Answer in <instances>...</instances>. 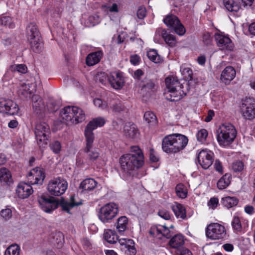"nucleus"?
Returning <instances> with one entry per match:
<instances>
[{
  "label": "nucleus",
  "mask_w": 255,
  "mask_h": 255,
  "mask_svg": "<svg viewBox=\"0 0 255 255\" xmlns=\"http://www.w3.org/2000/svg\"><path fill=\"white\" fill-rule=\"evenodd\" d=\"M144 162L143 154L137 146H131L130 153L123 155L119 159L122 171L126 175H130L135 168L141 167Z\"/></svg>",
  "instance_id": "nucleus-1"
},
{
  "label": "nucleus",
  "mask_w": 255,
  "mask_h": 255,
  "mask_svg": "<svg viewBox=\"0 0 255 255\" xmlns=\"http://www.w3.org/2000/svg\"><path fill=\"white\" fill-rule=\"evenodd\" d=\"M188 142L187 137L180 133H172L162 140V149L168 154L177 153L183 150Z\"/></svg>",
  "instance_id": "nucleus-2"
},
{
  "label": "nucleus",
  "mask_w": 255,
  "mask_h": 255,
  "mask_svg": "<svg viewBox=\"0 0 255 255\" xmlns=\"http://www.w3.org/2000/svg\"><path fill=\"white\" fill-rule=\"evenodd\" d=\"M166 91L164 93L165 98L170 101H178L185 96L188 92L187 84L180 83L174 77H168L165 80Z\"/></svg>",
  "instance_id": "nucleus-3"
},
{
  "label": "nucleus",
  "mask_w": 255,
  "mask_h": 255,
  "mask_svg": "<svg viewBox=\"0 0 255 255\" xmlns=\"http://www.w3.org/2000/svg\"><path fill=\"white\" fill-rule=\"evenodd\" d=\"M237 130L231 124L225 123L220 125L217 130V140L222 147L229 146L235 140Z\"/></svg>",
  "instance_id": "nucleus-4"
},
{
  "label": "nucleus",
  "mask_w": 255,
  "mask_h": 255,
  "mask_svg": "<svg viewBox=\"0 0 255 255\" xmlns=\"http://www.w3.org/2000/svg\"><path fill=\"white\" fill-rule=\"evenodd\" d=\"M26 37L33 51L40 52L43 47L40 32L34 23H29L26 27Z\"/></svg>",
  "instance_id": "nucleus-5"
},
{
  "label": "nucleus",
  "mask_w": 255,
  "mask_h": 255,
  "mask_svg": "<svg viewBox=\"0 0 255 255\" xmlns=\"http://www.w3.org/2000/svg\"><path fill=\"white\" fill-rule=\"evenodd\" d=\"M68 183L62 177H55L50 179L47 183V190L49 194L55 197L64 194L67 190Z\"/></svg>",
  "instance_id": "nucleus-6"
},
{
  "label": "nucleus",
  "mask_w": 255,
  "mask_h": 255,
  "mask_svg": "<svg viewBox=\"0 0 255 255\" xmlns=\"http://www.w3.org/2000/svg\"><path fill=\"white\" fill-rule=\"evenodd\" d=\"M34 133L38 145L40 147H45L48 143L51 133L49 126L45 122H37L35 125Z\"/></svg>",
  "instance_id": "nucleus-7"
},
{
  "label": "nucleus",
  "mask_w": 255,
  "mask_h": 255,
  "mask_svg": "<svg viewBox=\"0 0 255 255\" xmlns=\"http://www.w3.org/2000/svg\"><path fill=\"white\" fill-rule=\"evenodd\" d=\"M118 213V205L111 202L104 205L100 208L98 218L103 223H109L117 216Z\"/></svg>",
  "instance_id": "nucleus-8"
},
{
  "label": "nucleus",
  "mask_w": 255,
  "mask_h": 255,
  "mask_svg": "<svg viewBox=\"0 0 255 255\" xmlns=\"http://www.w3.org/2000/svg\"><path fill=\"white\" fill-rule=\"evenodd\" d=\"M240 112L245 120H252L255 119V100L247 98L243 100L240 106Z\"/></svg>",
  "instance_id": "nucleus-9"
},
{
  "label": "nucleus",
  "mask_w": 255,
  "mask_h": 255,
  "mask_svg": "<svg viewBox=\"0 0 255 255\" xmlns=\"http://www.w3.org/2000/svg\"><path fill=\"white\" fill-rule=\"evenodd\" d=\"M226 235L225 227L218 223H212L206 229V237L212 240H218L224 238Z\"/></svg>",
  "instance_id": "nucleus-10"
},
{
  "label": "nucleus",
  "mask_w": 255,
  "mask_h": 255,
  "mask_svg": "<svg viewBox=\"0 0 255 255\" xmlns=\"http://www.w3.org/2000/svg\"><path fill=\"white\" fill-rule=\"evenodd\" d=\"M215 40L219 49L226 51H232L234 47V43L228 35L220 31L214 34Z\"/></svg>",
  "instance_id": "nucleus-11"
},
{
  "label": "nucleus",
  "mask_w": 255,
  "mask_h": 255,
  "mask_svg": "<svg viewBox=\"0 0 255 255\" xmlns=\"http://www.w3.org/2000/svg\"><path fill=\"white\" fill-rule=\"evenodd\" d=\"M94 138L91 137L90 136H85L86 146L84 151L86 154V160L89 163L96 161L100 157L99 149L94 148L93 146Z\"/></svg>",
  "instance_id": "nucleus-12"
},
{
  "label": "nucleus",
  "mask_w": 255,
  "mask_h": 255,
  "mask_svg": "<svg viewBox=\"0 0 255 255\" xmlns=\"http://www.w3.org/2000/svg\"><path fill=\"white\" fill-rule=\"evenodd\" d=\"M214 157L213 152L207 149H202L198 154V162L203 169H207L213 164Z\"/></svg>",
  "instance_id": "nucleus-13"
},
{
  "label": "nucleus",
  "mask_w": 255,
  "mask_h": 255,
  "mask_svg": "<svg viewBox=\"0 0 255 255\" xmlns=\"http://www.w3.org/2000/svg\"><path fill=\"white\" fill-rule=\"evenodd\" d=\"M38 202L40 208L46 213H51L58 206V203L53 197L44 195L38 197Z\"/></svg>",
  "instance_id": "nucleus-14"
},
{
  "label": "nucleus",
  "mask_w": 255,
  "mask_h": 255,
  "mask_svg": "<svg viewBox=\"0 0 255 255\" xmlns=\"http://www.w3.org/2000/svg\"><path fill=\"white\" fill-rule=\"evenodd\" d=\"M45 178L44 169L35 167L31 169L27 175L28 182L32 185H42Z\"/></svg>",
  "instance_id": "nucleus-15"
},
{
  "label": "nucleus",
  "mask_w": 255,
  "mask_h": 255,
  "mask_svg": "<svg viewBox=\"0 0 255 255\" xmlns=\"http://www.w3.org/2000/svg\"><path fill=\"white\" fill-rule=\"evenodd\" d=\"M149 233L151 236L157 240L168 239L171 236L169 229L164 225L153 226Z\"/></svg>",
  "instance_id": "nucleus-16"
},
{
  "label": "nucleus",
  "mask_w": 255,
  "mask_h": 255,
  "mask_svg": "<svg viewBox=\"0 0 255 255\" xmlns=\"http://www.w3.org/2000/svg\"><path fill=\"white\" fill-rule=\"evenodd\" d=\"M19 108L17 105L10 100H0V113L13 115L18 113Z\"/></svg>",
  "instance_id": "nucleus-17"
},
{
  "label": "nucleus",
  "mask_w": 255,
  "mask_h": 255,
  "mask_svg": "<svg viewBox=\"0 0 255 255\" xmlns=\"http://www.w3.org/2000/svg\"><path fill=\"white\" fill-rule=\"evenodd\" d=\"M106 123V120L104 118L98 117L90 121L85 129V136L94 137L93 132V130L98 127H103Z\"/></svg>",
  "instance_id": "nucleus-18"
},
{
  "label": "nucleus",
  "mask_w": 255,
  "mask_h": 255,
  "mask_svg": "<svg viewBox=\"0 0 255 255\" xmlns=\"http://www.w3.org/2000/svg\"><path fill=\"white\" fill-rule=\"evenodd\" d=\"M236 76L235 69L232 66H227L221 72L220 79L222 83L228 85L235 79Z\"/></svg>",
  "instance_id": "nucleus-19"
},
{
  "label": "nucleus",
  "mask_w": 255,
  "mask_h": 255,
  "mask_svg": "<svg viewBox=\"0 0 255 255\" xmlns=\"http://www.w3.org/2000/svg\"><path fill=\"white\" fill-rule=\"evenodd\" d=\"M123 133L127 138L134 139L139 137V131L135 124L128 122L124 127Z\"/></svg>",
  "instance_id": "nucleus-20"
},
{
  "label": "nucleus",
  "mask_w": 255,
  "mask_h": 255,
  "mask_svg": "<svg viewBox=\"0 0 255 255\" xmlns=\"http://www.w3.org/2000/svg\"><path fill=\"white\" fill-rule=\"evenodd\" d=\"M36 91V84L35 83H22L19 86L18 94L21 98H30L31 95Z\"/></svg>",
  "instance_id": "nucleus-21"
},
{
  "label": "nucleus",
  "mask_w": 255,
  "mask_h": 255,
  "mask_svg": "<svg viewBox=\"0 0 255 255\" xmlns=\"http://www.w3.org/2000/svg\"><path fill=\"white\" fill-rule=\"evenodd\" d=\"M33 192L30 185L25 182H20L16 189V194L19 198L24 199L27 198Z\"/></svg>",
  "instance_id": "nucleus-22"
},
{
  "label": "nucleus",
  "mask_w": 255,
  "mask_h": 255,
  "mask_svg": "<svg viewBox=\"0 0 255 255\" xmlns=\"http://www.w3.org/2000/svg\"><path fill=\"white\" fill-rule=\"evenodd\" d=\"M125 82L123 73L120 71L110 72V81L111 85L115 89H121Z\"/></svg>",
  "instance_id": "nucleus-23"
},
{
  "label": "nucleus",
  "mask_w": 255,
  "mask_h": 255,
  "mask_svg": "<svg viewBox=\"0 0 255 255\" xmlns=\"http://www.w3.org/2000/svg\"><path fill=\"white\" fill-rule=\"evenodd\" d=\"M121 250L128 255H135L136 250L134 246V242L131 239L122 238L119 240Z\"/></svg>",
  "instance_id": "nucleus-24"
},
{
  "label": "nucleus",
  "mask_w": 255,
  "mask_h": 255,
  "mask_svg": "<svg viewBox=\"0 0 255 255\" xmlns=\"http://www.w3.org/2000/svg\"><path fill=\"white\" fill-rule=\"evenodd\" d=\"M78 110V107L76 106H67L64 108L60 112L61 117L64 122L72 124V120L75 112Z\"/></svg>",
  "instance_id": "nucleus-25"
},
{
  "label": "nucleus",
  "mask_w": 255,
  "mask_h": 255,
  "mask_svg": "<svg viewBox=\"0 0 255 255\" xmlns=\"http://www.w3.org/2000/svg\"><path fill=\"white\" fill-rule=\"evenodd\" d=\"M164 39L165 42L170 47L174 46L176 44V39L175 36L167 33L166 31L162 28H158L156 30L155 34V38L160 36Z\"/></svg>",
  "instance_id": "nucleus-26"
},
{
  "label": "nucleus",
  "mask_w": 255,
  "mask_h": 255,
  "mask_svg": "<svg viewBox=\"0 0 255 255\" xmlns=\"http://www.w3.org/2000/svg\"><path fill=\"white\" fill-rule=\"evenodd\" d=\"M81 204H82L81 201L78 200L77 197L73 195L70 197L69 202L64 201L61 203V206L63 211L70 213V211L71 208Z\"/></svg>",
  "instance_id": "nucleus-27"
},
{
  "label": "nucleus",
  "mask_w": 255,
  "mask_h": 255,
  "mask_svg": "<svg viewBox=\"0 0 255 255\" xmlns=\"http://www.w3.org/2000/svg\"><path fill=\"white\" fill-rule=\"evenodd\" d=\"M103 56L102 51H97L89 54L86 59V63L88 66H91L98 63Z\"/></svg>",
  "instance_id": "nucleus-28"
},
{
  "label": "nucleus",
  "mask_w": 255,
  "mask_h": 255,
  "mask_svg": "<svg viewBox=\"0 0 255 255\" xmlns=\"http://www.w3.org/2000/svg\"><path fill=\"white\" fill-rule=\"evenodd\" d=\"M32 106L34 112L39 114L44 110L45 106L42 99L39 95L32 96Z\"/></svg>",
  "instance_id": "nucleus-29"
},
{
  "label": "nucleus",
  "mask_w": 255,
  "mask_h": 255,
  "mask_svg": "<svg viewBox=\"0 0 255 255\" xmlns=\"http://www.w3.org/2000/svg\"><path fill=\"white\" fill-rule=\"evenodd\" d=\"M171 209L177 218H180L182 220L186 219V209L183 205L175 202L171 206Z\"/></svg>",
  "instance_id": "nucleus-30"
},
{
  "label": "nucleus",
  "mask_w": 255,
  "mask_h": 255,
  "mask_svg": "<svg viewBox=\"0 0 255 255\" xmlns=\"http://www.w3.org/2000/svg\"><path fill=\"white\" fill-rule=\"evenodd\" d=\"M128 220L126 216H121L118 218L116 229L120 235H124L125 232L128 229Z\"/></svg>",
  "instance_id": "nucleus-31"
},
{
  "label": "nucleus",
  "mask_w": 255,
  "mask_h": 255,
  "mask_svg": "<svg viewBox=\"0 0 255 255\" xmlns=\"http://www.w3.org/2000/svg\"><path fill=\"white\" fill-rule=\"evenodd\" d=\"M246 220L242 217L234 216L232 222L233 228L236 232H241L243 228H245L247 225Z\"/></svg>",
  "instance_id": "nucleus-32"
},
{
  "label": "nucleus",
  "mask_w": 255,
  "mask_h": 255,
  "mask_svg": "<svg viewBox=\"0 0 255 255\" xmlns=\"http://www.w3.org/2000/svg\"><path fill=\"white\" fill-rule=\"evenodd\" d=\"M27 72V67L24 64H13L10 65L7 69L6 74L10 73L17 72L21 74H25Z\"/></svg>",
  "instance_id": "nucleus-33"
},
{
  "label": "nucleus",
  "mask_w": 255,
  "mask_h": 255,
  "mask_svg": "<svg viewBox=\"0 0 255 255\" xmlns=\"http://www.w3.org/2000/svg\"><path fill=\"white\" fill-rule=\"evenodd\" d=\"M184 244V237L181 234H177L173 237L169 241L170 246L174 249H178Z\"/></svg>",
  "instance_id": "nucleus-34"
},
{
  "label": "nucleus",
  "mask_w": 255,
  "mask_h": 255,
  "mask_svg": "<svg viewBox=\"0 0 255 255\" xmlns=\"http://www.w3.org/2000/svg\"><path fill=\"white\" fill-rule=\"evenodd\" d=\"M97 182L92 178L84 180L80 184V187L82 189L87 191L94 190L97 186Z\"/></svg>",
  "instance_id": "nucleus-35"
},
{
  "label": "nucleus",
  "mask_w": 255,
  "mask_h": 255,
  "mask_svg": "<svg viewBox=\"0 0 255 255\" xmlns=\"http://www.w3.org/2000/svg\"><path fill=\"white\" fill-rule=\"evenodd\" d=\"M104 238L108 243L111 244L117 243L119 240L115 231L111 229L105 230Z\"/></svg>",
  "instance_id": "nucleus-36"
},
{
  "label": "nucleus",
  "mask_w": 255,
  "mask_h": 255,
  "mask_svg": "<svg viewBox=\"0 0 255 255\" xmlns=\"http://www.w3.org/2000/svg\"><path fill=\"white\" fill-rule=\"evenodd\" d=\"M223 4L229 11L237 12L241 8L240 5L235 0H223Z\"/></svg>",
  "instance_id": "nucleus-37"
},
{
  "label": "nucleus",
  "mask_w": 255,
  "mask_h": 255,
  "mask_svg": "<svg viewBox=\"0 0 255 255\" xmlns=\"http://www.w3.org/2000/svg\"><path fill=\"white\" fill-rule=\"evenodd\" d=\"M0 181L6 184L12 182L11 174L9 170L5 168L0 169Z\"/></svg>",
  "instance_id": "nucleus-38"
},
{
  "label": "nucleus",
  "mask_w": 255,
  "mask_h": 255,
  "mask_svg": "<svg viewBox=\"0 0 255 255\" xmlns=\"http://www.w3.org/2000/svg\"><path fill=\"white\" fill-rule=\"evenodd\" d=\"M154 84L150 80H147L141 86L140 93L143 95L150 94L154 92Z\"/></svg>",
  "instance_id": "nucleus-39"
},
{
  "label": "nucleus",
  "mask_w": 255,
  "mask_h": 255,
  "mask_svg": "<svg viewBox=\"0 0 255 255\" xmlns=\"http://www.w3.org/2000/svg\"><path fill=\"white\" fill-rule=\"evenodd\" d=\"M231 176L229 174H225L218 181L217 187L220 190L226 188L231 182Z\"/></svg>",
  "instance_id": "nucleus-40"
},
{
  "label": "nucleus",
  "mask_w": 255,
  "mask_h": 255,
  "mask_svg": "<svg viewBox=\"0 0 255 255\" xmlns=\"http://www.w3.org/2000/svg\"><path fill=\"white\" fill-rule=\"evenodd\" d=\"M238 201V199L236 197L226 196L222 198L223 205L227 208L236 206Z\"/></svg>",
  "instance_id": "nucleus-41"
},
{
  "label": "nucleus",
  "mask_w": 255,
  "mask_h": 255,
  "mask_svg": "<svg viewBox=\"0 0 255 255\" xmlns=\"http://www.w3.org/2000/svg\"><path fill=\"white\" fill-rule=\"evenodd\" d=\"M163 22L168 27L173 28L177 23H178L179 20L176 16L170 15L164 18Z\"/></svg>",
  "instance_id": "nucleus-42"
},
{
  "label": "nucleus",
  "mask_w": 255,
  "mask_h": 255,
  "mask_svg": "<svg viewBox=\"0 0 255 255\" xmlns=\"http://www.w3.org/2000/svg\"><path fill=\"white\" fill-rule=\"evenodd\" d=\"M77 111L75 112L74 115H73L72 124H77L85 120V116L83 111L79 108H78V110Z\"/></svg>",
  "instance_id": "nucleus-43"
},
{
  "label": "nucleus",
  "mask_w": 255,
  "mask_h": 255,
  "mask_svg": "<svg viewBox=\"0 0 255 255\" xmlns=\"http://www.w3.org/2000/svg\"><path fill=\"white\" fill-rule=\"evenodd\" d=\"M147 56L149 59L155 63H159L162 61L160 56L156 50L150 49L147 52Z\"/></svg>",
  "instance_id": "nucleus-44"
},
{
  "label": "nucleus",
  "mask_w": 255,
  "mask_h": 255,
  "mask_svg": "<svg viewBox=\"0 0 255 255\" xmlns=\"http://www.w3.org/2000/svg\"><path fill=\"white\" fill-rule=\"evenodd\" d=\"M0 24L8 27L10 28H13L15 26L12 18L9 16L5 15L0 16Z\"/></svg>",
  "instance_id": "nucleus-45"
},
{
  "label": "nucleus",
  "mask_w": 255,
  "mask_h": 255,
  "mask_svg": "<svg viewBox=\"0 0 255 255\" xmlns=\"http://www.w3.org/2000/svg\"><path fill=\"white\" fill-rule=\"evenodd\" d=\"M20 248L17 244H12L7 248L4 255H19Z\"/></svg>",
  "instance_id": "nucleus-46"
},
{
  "label": "nucleus",
  "mask_w": 255,
  "mask_h": 255,
  "mask_svg": "<svg viewBox=\"0 0 255 255\" xmlns=\"http://www.w3.org/2000/svg\"><path fill=\"white\" fill-rule=\"evenodd\" d=\"M176 193L178 197L180 198L184 199L187 196V189L183 184H178L175 188Z\"/></svg>",
  "instance_id": "nucleus-47"
},
{
  "label": "nucleus",
  "mask_w": 255,
  "mask_h": 255,
  "mask_svg": "<svg viewBox=\"0 0 255 255\" xmlns=\"http://www.w3.org/2000/svg\"><path fill=\"white\" fill-rule=\"evenodd\" d=\"M109 104L110 108L114 112H120L125 109V106L117 100H113Z\"/></svg>",
  "instance_id": "nucleus-48"
},
{
  "label": "nucleus",
  "mask_w": 255,
  "mask_h": 255,
  "mask_svg": "<svg viewBox=\"0 0 255 255\" xmlns=\"http://www.w3.org/2000/svg\"><path fill=\"white\" fill-rule=\"evenodd\" d=\"M144 119L150 125H155L157 123L156 116L150 111H147L144 113Z\"/></svg>",
  "instance_id": "nucleus-49"
},
{
  "label": "nucleus",
  "mask_w": 255,
  "mask_h": 255,
  "mask_svg": "<svg viewBox=\"0 0 255 255\" xmlns=\"http://www.w3.org/2000/svg\"><path fill=\"white\" fill-rule=\"evenodd\" d=\"M96 79L103 85H106L110 81V72H99L96 75Z\"/></svg>",
  "instance_id": "nucleus-50"
},
{
  "label": "nucleus",
  "mask_w": 255,
  "mask_h": 255,
  "mask_svg": "<svg viewBox=\"0 0 255 255\" xmlns=\"http://www.w3.org/2000/svg\"><path fill=\"white\" fill-rule=\"evenodd\" d=\"M101 9L105 12H111L118 13L119 11L118 5L117 3H113L112 6H109L107 4L104 3L101 5Z\"/></svg>",
  "instance_id": "nucleus-51"
},
{
  "label": "nucleus",
  "mask_w": 255,
  "mask_h": 255,
  "mask_svg": "<svg viewBox=\"0 0 255 255\" xmlns=\"http://www.w3.org/2000/svg\"><path fill=\"white\" fill-rule=\"evenodd\" d=\"M208 135L207 130L204 128L199 130L196 134L197 139L198 141L204 143Z\"/></svg>",
  "instance_id": "nucleus-52"
},
{
  "label": "nucleus",
  "mask_w": 255,
  "mask_h": 255,
  "mask_svg": "<svg viewBox=\"0 0 255 255\" xmlns=\"http://www.w3.org/2000/svg\"><path fill=\"white\" fill-rule=\"evenodd\" d=\"M50 149L55 154H58L61 150V144L58 140H54L49 144Z\"/></svg>",
  "instance_id": "nucleus-53"
},
{
  "label": "nucleus",
  "mask_w": 255,
  "mask_h": 255,
  "mask_svg": "<svg viewBox=\"0 0 255 255\" xmlns=\"http://www.w3.org/2000/svg\"><path fill=\"white\" fill-rule=\"evenodd\" d=\"M1 216L5 220H8L12 217V211L9 207L2 209L0 212Z\"/></svg>",
  "instance_id": "nucleus-54"
},
{
  "label": "nucleus",
  "mask_w": 255,
  "mask_h": 255,
  "mask_svg": "<svg viewBox=\"0 0 255 255\" xmlns=\"http://www.w3.org/2000/svg\"><path fill=\"white\" fill-rule=\"evenodd\" d=\"M244 167V163L241 161H236L232 164V169L236 172L242 171Z\"/></svg>",
  "instance_id": "nucleus-55"
},
{
  "label": "nucleus",
  "mask_w": 255,
  "mask_h": 255,
  "mask_svg": "<svg viewBox=\"0 0 255 255\" xmlns=\"http://www.w3.org/2000/svg\"><path fill=\"white\" fill-rule=\"evenodd\" d=\"M173 28L175 32L179 35H183L185 32V28L180 21L178 22V23H177Z\"/></svg>",
  "instance_id": "nucleus-56"
},
{
  "label": "nucleus",
  "mask_w": 255,
  "mask_h": 255,
  "mask_svg": "<svg viewBox=\"0 0 255 255\" xmlns=\"http://www.w3.org/2000/svg\"><path fill=\"white\" fill-rule=\"evenodd\" d=\"M158 215L161 218L166 220H170L171 217V215L170 212L165 209L159 210L158 212Z\"/></svg>",
  "instance_id": "nucleus-57"
},
{
  "label": "nucleus",
  "mask_w": 255,
  "mask_h": 255,
  "mask_svg": "<svg viewBox=\"0 0 255 255\" xmlns=\"http://www.w3.org/2000/svg\"><path fill=\"white\" fill-rule=\"evenodd\" d=\"M95 106L102 109H105L108 107V105L105 102H103L101 99L97 98L93 101Z\"/></svg>",
  "instance_id": "nucleus-58"
},
{
  "label": "nucleus",
  "mask_w": 255,
  "mask_h": 255,
  "mask_svg": "<svg viewBox=\"0 0 255 255\" xmlns=\"http://www.w3.org/2000/svg\"><path fill=\"white\" fill-rule=\"evenodd\" d=\"M181 71L182 75H184L185 78L190 79L191 78L192 71L190 68H184L183 67H181Z\"/></svg>",
  "instance_id": "nucleus-59"
},
{
  "label": "nucleus",
  "mask_w": 255,
  "mask_h": 255,
  "mask_svg": "<svg viewBox=\"0 0 255 255\" xmlns=\"http://www.w3.org/2000/svg\"><path fill=\"white\" fill-rule=\"evenodd\" d=\"M219 200L216 197L211 198L208 202V206H209V208L213 210L217 208Z\"/></svg>",
  "instance_id": "nucleus-60"
},
{
  "label": "nucleus",
  "mask_w": 255,
  "mask_h": 255,
  "mask_svg": "<svg viewBox=\"0 0 255 255\" xmlns=\"http://www.w3.org/2000/svg\"><path fill=\"white\" fill-rule=\"evenodd\" d=\"M214 168L216 171L220 174L223 173V167L221 162L219 159H216L214 163Z\"/></svg>",
  "instance_id": "nucleus-61"
},
{
  "label": "nucleus",
  "mask_w": 255,
  "mask_h": 255,
  "mask_svg": "<svg viewBox=\"0 0 255 255\" xmlns=\"http://www.w3.org/2000/svg\"><path fill=\"white\" fill-rule=\"evenodd\" d=\"M202 39L203 42L206 45L210 44L212 41V37L208 32H205L203 33Z\"/></svg>",
  "instance_id": "nucleus-62"
},
{
  "label": "nucleus",
  "mask_w": 255,
  "mask_h": 255,
  "mask_svg": "<svg viewBox=\"0 0 255 255\" xmlns=\"http://www.w3.org/2000/svg\"><path fill=\"white\" fill-rule=\"evenodd\" d=\"M130 63L134 65H138L140 61V57L139 55L137 54H133L130 56Z\"/></svg>",
  "instance_id": "nucleus-63"
},
{
  "label": "nucleus",
  "mask_w": 255,
  "mask_h": 255,
  "mask_svg": "<svg viewBox=\"0 0 255 255\" xmlns=\"http://www.w3.org/2000/svg\"><path fill=\"white\" fill-rule=\"evenodd\" d=\"M146 10L145 7H140L137 11V16L139 19H142L145 16Z\"/></svg>",
  "instance_id": "nucleus-64"
}]
</instances>
